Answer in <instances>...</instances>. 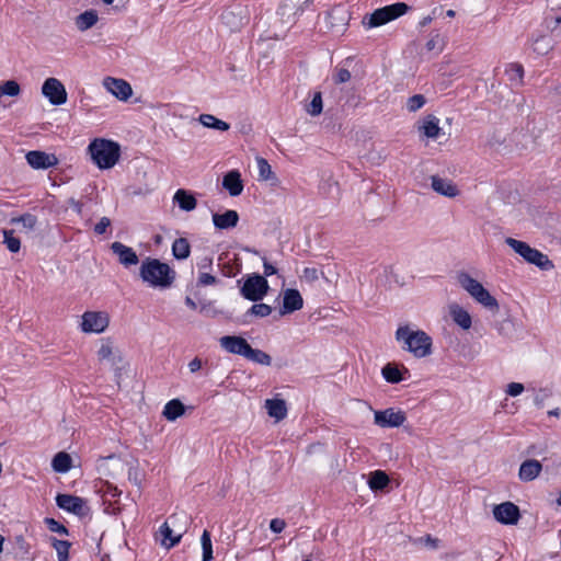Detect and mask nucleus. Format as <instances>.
<instances>
[{"mask_svg": "<svg viewBox=\"0 0 561 561\" xmlns=\"http://www.w3.org/2000/svg\"><path fill=\"white\" fill-rule=\"evenodd\" d=\"M213 265V259L211 257H208V256H205L201 260V262L198 263V267L199 270H207V268H210Z\"/></svg>", "mask_w": 561, "mask_h": 561, "instance_id": "60", "label": "nucleus"}, {"mask_svg": "<svg viewBox=\"0 0 561 561\" xmlns=\"http://www.w3.org/2000/svg\"><path fill=\"white\" fill-rule=\"evenodd\" d=\"M68 205L71 207L77 214H81L82 211V204L79 201H76L75 198L68 199Z\"/></svg>", "mask_w": 561, "mask_h": 561, "instance_id": "59", "label": "nucleus"}, {"mask_svg": "<svg viewBox=\"0 0 561 561\" xmlns=\"http://www.w3.org/2000/svg\"><path fill=\"white\" fill-rule=\"evenodd\" d=\"M385 272L390 275L391 277H393L394 282L397 284H400V285H403V283H400L399 279H398V268L394 266V265H389L385 268Z\"/></svg>", "mask_w": 561, "mask_h": 561, "instance_id": "57", "label": "nucleus"}, {"mask_svg": "<svg viewBox=\"0 0 561 561\" xmlns=\"http://www.w3.org/2000/svg\"><path fill=\"white\" fill-rule=\"evenodd\" d=\"M53 546L58 554V561H68L70 543L68 541L54 539Z\"/></svg>", "mask_w": 561, "mask_h": 561, "instance_id": "43", "label": "nucleus"}, {"mask_svg": "<svg viewBox=\"0 0 561 561\" xmlns=\"http://www.w3.org/2000/svg\"><path fill=\"white\" fill-rule=\"evenodd\" d=\"M256 164L260 180L268 181L272 185H276L278 183V179L272 171V168L266 159L261 157L256 158Z\"/></svg>", "mask_w": 561, "mask_h": 561, "instance_id": "29", "label": "nucleus"}, {"mask_svg": "<svg viewBox=\"0 0 561 561\" xmlns=\"http://www.w3.org/2000/svg\"><path fill=\"white\" fill-rule=\"evenodd\" d=\"M422 129L426 137L436 139L440 134V127L438 126V118L428 115L423 119Z\"/></svg>", "mask_w": 561, "mask_h": 561, "instance_id": "34", "label": "nucleus"}, {"mask_svg": "<svg viewBox=\"0 0 561 561\" xmlns=\"http://www.w3.org/2000/svg\"><path fill=\"white\" fill-rule=\"evenodd\" d=\"M505 73L512 88L519 87L523 83L524 68L520 64L512 62L506 66Z\"/></svg>", "mask_w": 561, "mask_h": 561, "instance_id": "28", "label": "nucleus"}, {"mask_svg": "<svg viewBox=\"0 0 561 561\" xmlns=\"http://www.w3.org/2000/svg\"><path fill=\"white\" fill-rule=\"evenodd\" d=\"M89 151L101 169L112 168L119 158V146L111 140L95 139L90 144Z\"/></svg>", "mask_w": 561, "mask_h": 561, "instance_id": "3", "label": "nucleus"}, {"mask_svg": "<svg viewBox=\"0 0 561 561\" xmlns=\"http://www.w3.org/2000/svg\"><path fill=\"white\" fill-rule=\"evenodd\" d=\"M99 20L94 10H88L76 18V26L79 31L84 32L91 28Z\"/></svg>", "mask_w": 561, "mask_h": 561, "instance_id": "30", "label": "nucleus"}, {"mask_svg": "<svg viewBox=\"0 0 561 561\" xmlns=\"http://www.w3.org/2000/svg\"><path fill=\"white\" fill-rule=\"evenodd\" d=\"M431 180L432 188L436 193L450 198L456 197L459 194L457 186L450 180L443 179L437 175L431 176Z\"/></svg>", "mask_w": 561, "mask_h": 561, "instance_id": "21", "label": "nucleus"}, {"mask_svg": "<svg viewBox=\"0 0 561 561\" xmlns=\"http://www.w3.org/2000/svg\"><path fill=\"white\" fill-rule=\"evenodd\" d=\"M222 185L231 196H238L243 191V183L238 171H230L224 176Z\"/></svg>", "mask_w": 561, "mask_h": 561, "instance_id": "24", "label": "nucleus"}, {"mask_svg": "<svg viewBox=\"0 0 561 561\" xmlns=\"http://www.w3.org/2000/svg\"><path fill=\"white\" fill-rule=\"evenodd\" d=\"M550 48H551L550 39L545 36L537 38L534 43V50L539 55L547 54Z\"/></svg>", "mask_w": 561, "mask_h": 561, "instance_id": "47", "label": "nucleus"}, {"mask_svg": "<svg viewBox=\"0 0 561 561\" xmlns=\"http://www.w3.org/2000/svg\"><path fill=\"white\" fill-rule=\"evenodd\" d=\"M250 312L259 317H266L271 314L272 308L265 304H257L251 307Z\"/></svg>", "mask_w": 561, "mask_h": 561, "instance_id": "49", "label": "nucleus"}, {"mask_svg": "<svg viewBox=\"0 0 561 561\" xmlns=\"http://www.w3.org/2000/svg\"><path fill=\"white\" fill-rule=\"evenodd\" d=\"M111 225V220L106 217H103L94 227V230L96 233L101 234V233H104L107 229V227H110Z\"/></svg>", "mask_w": 561, "mask_h": 561, "instance_id": "54", "label": "nucleus"}, {"mask_svg": "<svg viewBox=\"0 0 561 561\" xmlns=\"http://www.w3.org/2000/svg\"><path fill=\"white\" fill-rule=\"evenodd\" d=\"M447 308L450 318L456 324H458L463 330H469L471 328V316L459 304L450 302Z\"/></svg>", "mask_w": 561, "mask_h": 561, "instance_id": "16", "label": "nucleus"}, {"mask_svg": "<svg viewBox=\"0 0 561 561\" xmlns=\"http://www.w3.org/2000/svg\"><path fill=\"white\" fill-rule=\"evenodd\" d=\"M27 162L35 169H48L57 164V158L43 151H30L26 154Z\"/></svg>", "mask_w": 561, "mask_h": 561, "instance_id": "17", "label": "nucleus"}, {"mask_svg": "<svg viewBox=\"0 0 561 561\" xmlns=\"http://www.w3.org/2000/svg\"><path fill=\"white\" fill-rule=\"evenodd\" d=\"M56 502L60 508L77 515H85L88 510L82 499L70 494H59L56 497Z\"/></svg>", "mask_w": 561, "mask_h": 561, "instance_id": "14", "label": "nucleus"}, {"mask_svg": "<svg viewBox=\"0 0 561 561\" xmlns=\"http://www.w3.org/2000/svg\"><path fill=\"white\" fill-rule=\"evenodd\" d=\"M104 88L122 101H126L133 93L131 87L123 79L107 77L103 81Z\"/></svg>", "mask_w": 561, "mask_h": 561, "instance_id": "13", "label": "nucleus"}, {"mask_svg": "<svg viewBox=\"0 0 561 561\" xmlns=\"http://www.w3.org/2000/svg\"><path fill=\"white\" fill-rule=\"evenodd\" d=\"M186 526H187V517L185 516V520L183 522H179L176 524V527H174L175 529V534H178L180 531V529H184V533L186 531ZM173 528V526H171Z\"/></svg>", "mask_w": 561, "mask_h": 561, "instance_id": "62", "label": "nucleus"}, {"mask_svg": "<svg viewBox=\"0 0 561 561\" xmlns=\"http://www.w3.org/2000/svg\"><path fill=\"white\" fill-rule=\"evenodd\" d=\"M173 255L179 260L187 259L191 252V247L185 238H179L172 245Z\"/></svg>", "mask_w": 561, "mask_h": 561, "instance_id": "36", "label": "nucleus"}, {"mask_svg": "<svg viewBox=\"0 0 561 561\" xmlns=\"http://www.w3.org/2000/svg\"><path fill=\"white\" fill-rule=\"evenodd\" d=\"M351 79V72L345 68L335 69L333 80L335 83H344Z\"/></svg>", "mask_w": 561, "mask_h": 561, "instance_id": "50", "label": "nucleus"}, {"mask_svg": "<svg viewBox=\"0 0 561 561\" xmlns=\"http://www.w3.org/2000/svg\"><path fill=\"white\" fill-rule=\"evenodd\" d=\"M460 286L468 291L479 304L489 310L496 311L499 304L496 299L482 286L481 283L472 278L468 274L459 276Z\"/></svg>", "mask_w": 561, "mask_h": 561, "instance_id": "4", "label": "nucleus"}, {"mask_svg": "<svg viewBox=\"0 0 561 561\" xmlns=\"http://www.w3.org/2000/svg\"><path fill=\"white\" fill-rule=\"evenodd\" d=\"M220 345L232 354L245 356L249 348V343L240 336H222Z\"/></svg>", "mask_w": 561, "mask_h": 561, "instance_id": "18", "label": "nucleus"}, {"mask_svg": "<svg viewBox=\"0 0 561 561\" xmlns=\"http://www.w3.org/2000/svg\"><path fill=\"white\" fill-rule=\"evenodd\" d=\"M265 408L271 417L276 421L283 420L287 415V407L282 399H267L265 400Z\"/></svg>", "mask_w": 561, "mask_h": 561, "instance_id": "27", "label": "nucleus"}, {"mask_svg": "<svg viewBox=\"0 0 561 561\" xmlns=\"http://www.w3.org/2000/svg\"><path fill=\"white\" fill-rule=\"evenodd\" d=\"M198 283L205 286L213 285L216 283V278L206 272H202L198 278Z\"/></svg>", "mask_w": 561, "mask_h": 561, "instance_id": "55", "label": "nucleus"}, {"mask_svg": "<svg viewBox=\"0 0 561 561\" xmlns=\"http://www.w3.org/2000/svg\"><path fill=\"white\" fill-rule=\"evenodd\" d=\"M493 514L495 519L502 524L514 525L517 523L519 518L518 507L511 502H505L500 505H496L493 510Z\"/></svg>", "mask_w": 561, "mask_h": 561, "instance_id": "12", "label": "nucleus"}, {"mask_svg": "<svg viewBox=\"0 0 561 561\" xmlns=\"http://www.w3.org/2000/svg\"><path fill=\"white\" fill-rule=\"evenodd\" d=\"M51 466L57 472H67L72 466V459L69 454L60 451L53 458Z\"/></svg>", "mask_w": 561, "mask_h": 561, "instance_id": "35", "label": "nucleus"}, {"mask_svg": "<svg viewBox=\"0 0 561 561\" xmlns=\"http://www.w3.org/2000/svg\"><path fill=\"white\" fill-rule=\"evenodd\" d=\"M409 10L408 4L403 2H398L394 4L386 5L383 8L375 10L370 16L368 25L370 27H376L383 25L401 15L407 13Z\"/></svg>", "mask_w": 561, "mask_h": 561, "instance_id": "6", "label": "nucleus"}, {"mask_svg": "<svg viewBox=\"0 0 561 561\" xmlns=\"http://www.w3.org/2000/svg\"><path fill=\"white\" fill-rule=\"evenodd\" d=\"M301 280L313 283L319 278L318 271L313 267H306L300 275Z\"/></svg>", "mask_w": 561, "mask_h": 561, "instance_id": "51", "label": "nucleus"}, {"mask_svg": "<svg viewBox=\"0 0 561 561\" xmlns=\"http://www.w3.org/2000/svg\"><path fill=\"white\" fill-rule=\"evenodd\" d=\"M105 493L111 494L113 497H115L121 494V491H118L116 486L108 485L107 491Z\"/></svg>", "mask_w": 561, "mask_h": 561, "instance_id": "63", "label": "nucleus"}, {"mask_svg": "<svg viewBox=\"0 0 561 561\" xmlns=\"http://www.w3.org/2000/svg\"><path fill=\"white\" fill-rule=\"evenodd\" d=\"M111 249L118 256L119 262L125 266L135 265L139 261L136 252L121 242L112 243Z\"/></svg>", "mask_w": 561, "mask_h": 561, "instance_id": "20", "label": "nucleus"}, {"mask_svg": "<svg viewBox=\"0 0 561 561\" xmlns=\"http://www.w3.org/2000/svg\"><path fill=\"white\" fill-rule=\"evenodd\" d=\"M198 122L206 128H213L220 131H227L230 128V125L211 114H201L198 117Z\"/></svg>", "mask_w": 561, "mask_h": 561, "instance_id": "31", "label": "nucleus"}, {"mask_svg": "<svg viewBox=\"0 0 561 561\" xmlns=\"http://www.w3.org/2000/svg\"><path fill=\"white\" fill-rule=\"evenodd\" d=\"M524 391V386L519 382H511L507 386L506 393L516 397L519 396Z\"/></svg>", "mask_w": 561, "mask_h": 561, "instance_id": "52", "label": "nucleus"}, {"mask_svg": "<svg viewBox=\"0 0 561 561\" xmlns=\"http://www.w3.org/2000/svg\"><path fill=\"white\" fill-rule=\"evenodd\" d=\"M21 92L20 85L14 80L2 83V95L18 96Z\"/></svg>", "mask_w": 561, "mask_h": 561, "instance_id": "46", "label": "nucleus"}, {"mask_svg": "<svg viewBox=\"0 0 561 561\" xmlns=\"http://www.w3.org/2000/svg\"><path fill=\"white\" fill-rule=\"evenodd\" d=\"M505 242L519 255H522L527 262L537 265L541 270L548 271L553 267L552 262L548 256L540 251L531 248L526 242L516 240L514 238H507Z\"/></svg>", "mask_w": 561, "mask_h": 561, "instance_id": "5", "label": "nucleus"}, {"mask_svg": "<svg viewBox=\"0 0 561 561\" xmlns=\"http://www.w3.org/2000/svg\"><path fill=\"white\" fill-rule=\"evenodd\" d=\"M304 300L300 293L297 289H286L284 291L283 310L280 314H286L301 309Z\"/></svg>", "mask_w": 561, "mask_h": 561, "instance_id": "19", "label": "nucleus"}, {"mask_svg": "<svg viewBox=\"0 0 561 561\" xmlns=\"http://www.w3.org/2000/svg\"><path fill=\"white\" fill-rule=\"evenodd\" d=\"M47 523L49 524L50 530L58 531V533H61V534H66L67 533V529L65 528V526L58 524L54 519H47Z\"/></svg>", "mask_w": 561, "mask_h": 561, "instance_id": "56", "label": "nucleus"}, {"mask_svg": "<svg viewBox=\"0 0 561 561\" xmlns=\"http://www.w3.org/2000/svg\"><path fill=\"white\" fill-rule=\"evenodd\" d=\"M244 357L252 362L266 366L271 365L272 362L271 356L268 354L261 350H254L251 346H249L248 353Z\"/></svg>", "mask_w": 561, "mask_h": 561, "instance_id": "38", "label": "nucleus"}, {"mask_svg": "<svg viewBox=\"0 0 561 561\" xmlns=\"http://www.w3.org/2000/svg\"><path fill=\"white\" fill-rule=\"evenodd\" d=\"M13 554L15 559L24 560L30 558V545L22 536H16L14 539Z\"/></svg>", "mask_w": 561, "mask_h": 561, "instance_id": "37", "label": "nucleus"}, {"mask_svg": "<svg viewBox=\"0 0 561 561\" xmlns=\"http://www.w3.org/2000/svg\"><path fill=\"white\" fill-rule=\"evenodd\" d=\"M42 93L54 105H61L67 101V91L64 84L56 78H48L42 87Z\"/></svg>", "mask_w": 561, "mask_h": 561, "instance_id": "10", "label": "nucleus"}, {"mask_svg": "<svg viewBox=\"0 0 561 561\" xmlns=\"http://www.w3.org/2000/svg\"><path fill=\"white\" fill-rule=\"evenodd\" d=\"M15 230H2L3 240L2 243H5L8 249L12 252H18L20 250V239L14 237Z\"/></svg>", "mask_w": 561, "mask_h": 561, "instance_id": "41", "label": "nucleus"}, {"mask_svg": "<svg viewBox=\"0 0 561 561\" xmlns=\"http://www.w3.org/2000/svg\"><path fill=\"white\" fill-rule=\"evenodd\" d=\"M276 273V268L270 264L268 262H264V274L266 276L273 275Z\"/></svg>", "mask_w": 561, "mask_h": 561, "instance_id": "61", "label": "nucleus"}, {"mask_svg": "<svg viewBox=\"0 0 561 561\" xmlns=\"http://www.w3.org/2000/svg\"><path fill=\"white\" fill-rule=\"evenodd\" d=\"M35 218L31 215L22 216L20 218L12 219V224L15 225L18 231L27 232L35 226Z\"/></svg>", "mask_w": 561, "mask_h": 561, "instance_id": "39", "label": "nucleus"}, {"mask_svg": "<svg viewBox=\"0 0 561 561\" xmlns=\"http://www.w3.org/2000/svg\"><path fill=\"white\" fill-rule=\"evenodd\" d=\"M213 221L218 229H229L237 226L239 215L236 210H226L224 214H213Z\"/></svg>", "mask_w": 561, "mask_h": 561, "instance_id": "23", "label": "nucleus"}, {"mask_svg": "<svg viewBox=\"0 0 561 561\" xmlns=\"http://www.w3.org/2000/svg\"><path fill=\"white\" fill-rule=\"evenodd\" d=\"M432 21H433V16L427 15V16L423 18V20L420 22V26H421V27H425V26H426V25H428Z\"/></svg>", "mask_w": 561, "mask_h": 561, "instance_id": "64", "label": "nucleus"}, {"mask_svg": "<svg viewBox=\"0 0 561 561\" xmlns=\"http://www.w3.org/2000/svg\"><path fill=\"white\" fill-rule=\"evenodd\" d=\"M202 360L197 357H195L193 360L190 362L188 364V368L191 370V373H196L197 370H199L202 368Z\"/></svg>", "mask_w": 561, "mask_h": 561, "instance_id": "58", "label": "nucleus"}, {"mask_svg": "<svg viewBox=\"0 0 561 561\" xmlns=\"http://www.w3.org/2000/svg\"><path fill=\"white\" fill-rule=\"evenodd\" d=\"M405 421V415L401 411L387 409L385 411L375 412V423L379 426H400Z\"/></svg>", "mask_w": 561, "mask_h": 561, "instance_id": "15", "label": "nucleus"}, {"mask_svg": "<svg viewBox=\"0 0 561 561\" xmlns=\"http://www.w3.org/2000/svg\"><path fill=\"white\" fill-rule=\"evenodd\" d=\"M184 411L185 408L183 403L180 400L174 399L165 404L163 415L165 416L167 420L174 421L181 415H183Z\"/></svg>", "mask_w": 561, "mask_h": 561, "instance_id": "33", "label": "nucleus"}, {"mask_svg": "<svg viewBox=\"0 0 561 561\" xmlns=\"http://www.w3.org/2000/svg\"><path fill=\"white\" fill-rule=\"evenodd\" d=\"M267 290V280L263 276L254 274L247 278L241 288V294L249 300L257 301L266 295Z\"/></svg>", "mask_w": 561, "mask_h": 561, "instance_id": "8", "label": "nucleus"}, {"mask_svg": "<svg viewBox=\"0 0 561 561\" xmlns=\"http://www.w3.org/2000/svg\"><path fill=\"white\" fill-rule=\"evenodd\" d=\"M140 277L152 287L168 288L175 278V272L167 263L147 257L141 263Z\"/></svg>", "mask_w": 561, "mask_h": 561, "instance_id": "1", "label": "nucleus"}, {"mask_svg": "<svg viewBox=\"0 0 561 561\" xmlns=\"http://www.w3.org/2000/svg\"><path fill=\"white\" fill-rule=\"evenodd\" d=\"M98 357L100 360H106L112 367L118 369V364L123 362L119 351L114 346L110 339L101 341L98 350Z\"/></svg>", "mask_w": 561, "mask_h": 561, "instance_id": "11", "label": "nucleus"}, {"mask_svg": "<svg viewBox=\"0 0 561 561\" xmlns=\"http://www.w3.org/2000/svg\"><path fill=\"white\" fill-rule=\"evenodd\" d=\"M286 526V523L284 519L280 518H274L271 520L270 528L274 533H280Z\"/></svg>", "mask_w": 561, "mask_h": 561, "instance_id": "53", "label": "nucleus"}, {"mask_svg": "<svg viewBox=\"0 0 561 561\" xmlns=\"http://www.w3.org/2000/svg\"><path fill=\"white\" fill-rule=\"evenodd\" d=\"M445 46V38L439 34L435 33L426 43L427 50H436L440 53Z\"/></svg>", "mask_w": 561, "mask_h": 561, "instance_id": "44", "label": "nucleus"}, {"mask_svg": "<svg viewBox=\"0 0 561 561\" xmlns=\"http://www.w3.org/2000/svg\"><path fill=\"white\" fill-rule=\"evenodd\" d=\"M390 482L385 471L376 470L369 474L368 485L373 491L383 490Z\"/></svg>", "mask_w": 561, "mask_h": 561, "instance_id": "32", "label": "nucleus"}, {"mask_svg": "<svg viewBox=\"0 0 561 561\" xmlns=\"http://www.w3.org/2000/svg\"><path fill=\"white\" fill-rule=\"evenodd\" d=\"M201 541L203 548V561H210L213 559V545L208 530H204Z\"/></svg>", "mask_w": 561, "mask_h": 561, "instance_id": "40", "label": "nucleus"}, {"mask_svg": "<svg viewBox=\"0 0 561 561\" xmlns=\"http://www.w3.org/2000/svg\"><path fill=\"white\" fill-rule=\"evenodd\" d=\"M183 520H185V514H173L161 525L158 535L161 537V545L164 548L170 549L180 542L184 529H180V531L175 534V529L171 526L176 527V524Z\"/></svg>", "mask_w": 561, "mask_h": 561, "instance_id": "7", "label": "nucleus"}, {"mask_svg": "<svg viewBox=\"0 0 561 561\" xmlns=\"http://www.w3.org/2000/svg\"><path fill=\"white\" fill-rule=\"evenodd\" d=\"M495 329L500 336L508 339L512 336L513 333V323L510 320H503L496 322Z\"/></svg>", "mask_w": 561, "mask_h": 561, "instance_id": "45", "label": "nucleus"}, {"mask_svg": "<svg viewBox=\"0 0 561 561\" xmlns=\"http://www.w3.org/2000/svg\"><path fill=\"white\" fill-rule=\"evenodd\" d=\"M110 323V317L103 311H87L82 316L81 329L85 333H101Z\"/></svg>", "mask_w": 561, "mask_h": 561, "instance_id": "9", "label": "nucleus"}, {"mask_svg": "<svg viewBox=\"0 0 561 561\" xmlns=\"http://www.w3.org/2000/svg\"><path fill=\"white\" fill-rule=\"evenodd\" d=\"M173 202L184 211H192L197 206V201L192 193L186 190L180 188L173 196Z\"/></svg>", "mask_w": 561, "mask_h": 561, "instance_id": "25", "label": "nucleus"}, {"mask_svg": "<svg viewBox=\"0 0 561 561\" xmlns=\"http://www.w3.org/2000/svg\"><path fill=\"white\" fill-rule=\"evenodd\" d=\"M425 103V99L421 94L413 95L408 101V108L410 112H415L421 108Z\"/></svg>", "mask_w": 561, "mask_h": 561, "instance_id": "48", "label": "nucleus"}, {"mask_svg": "<svg viewBox=\"0 0 561 561\" xmlns=\"http://www.w3.org/2000/svg\"><path fill=\"white\" fill-rule=\"evenodd\" d=\"M396 339L402 343L404 351L411 352L415 357H425L432 352V339L424 331L402 325L398 328Z\"/></svg>", "mask_w": 561, "mask_h": 561, "instance_id": "2", "label": "nucleus"}, {"mask_svg": "<svg viewBox=\"0 0 561 561\" xmlns=\"http://www.w3.org/2000/svg\"><path fill=\"white\" fill-rule=\"evenodd\" d=\"M408 373V369L404 366L399 367V365L394 363H388L381 369V374L383 378L390 383H398L404 379V374Z\"/></svg>", "mask_w": 561, "mask_h": 561, "instance_id": "26", "label": "nucleus"}, {"mask_svg": "<svg viewBox=\"0 0 561 561\" xmlns=\"http://www.w3.org/2000/svg\"><path fill=\"white\" fill-rule=\"evenodd\" d=\"M542 470L541 463L536 459L525 460L518 471L522 481L528 482L535 480Z\"/></svg>", "mask_w": 561, "mask_h": 561, "instance_id": "22", "label": "nucleus"}, {"mask_svg": "<svg viewBox=\"0 0 561 561\" xmlns=\"http://www.w3.org/2000/svg\"><path fill=\"white\" fill-rule=\"evenodd\" d=\"M306 111L312 116H317L322 112V96L320 92L314 93L311 102L306 105Z\"/></svg>", "mask_w": 561, "mask_h": 561, "instance_id": "42", "label": "nucleus"}]
</instances>
